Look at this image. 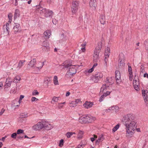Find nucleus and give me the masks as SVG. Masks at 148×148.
<instances>
[{"label": "nucleus", "mask_w": 148, "mask_h": 148, "mask_svg": "<svg viewBox=\"0 0 148 148\" xmlns=\"http://www.w3.org/2000/svg\"><path fill=\"white\" fill-rule=\"evenodd\" d=\"M135 116L132 114L125 115L122 119V122L126 127L127 136L131 137L134 133L137 127Z\"/></svg>", "instance_id": "f257e3e1"}, {"label": "nucleus", "mask_w": 148, "mask_h": 148, "mask_svg": "<svg viewBox=\"0 0 148 148\" xmlns=\"http://www.w3.org/2000/svg\"><path fill=\"white\" fill-rule=\"evenodd\" d=\"M96 120V118L90 115H84L79 118V122L82 123H91Z\"/></svg>", "instance_id": "f03ea898"}, {"label": "nucleus", "mask_w": 148, "mask_h": 148, "mask_svg": "<svg viewBox=\"0 0 148 148\" xmlns=\"http://www.w3.org/2000/svg\"><path fill=\"white\" fill-rule=\"evenodd\" d=\"M133 84L134 89L137 91H139L140 89L139 86L140 85L139 79L138 76L135 75H134L133 80Z\"/></svg>", "instance_id": "7ed1b4c3"}, {"label": "nucleus", "mask_w": 148, "mask_h": 148, "mask_svg": "<svg viewBox=\"0 0 148 148\" xmlns=\"http://www.w3.org/2000/svg\"><path fill=\"white\" fill-rule=\"evenodd\" d=\"M79 2L76 0H74L72 2L71 7V11L73 14H75L78 9Z\"/></svg>", "instance_id": "20e7f679"}, {"label": "nucleus", "mask_w": 148, "mask_h": 148, "mask_svg": "<svg viewBox=\"0 0 148 148\" xmlns=\"http://www.w3.org/2000/svg\"><path fill=\"white\" fill-rule=\"evenodd\" d=\"M43 129L47 130H49L53 128V125L48 122L44 121H42Z\"/></svg>", "instance_id": "39448f33"}, {"label": "nucleus", "mask_w": 148, "mask_h": 148, "mask_svg": "<svg viewBox=\"0 0 148 148\" xmlns=\"http://www.w3.org/2000/svg\"><path fill=\"white\" fill-rule=\"evenodd\" d=\"M103 76V74L99 72L97 73L92 78L93 81L95 82H97L99 79L102 78Z\"/></svg>", "instance_id": "423d86ee"}, {"label": "nucleus", "mask_w": 148, "mask_h": 148, "mask_svg": "<svg viewBox=\"0 0 148 148\" xmlns=\"http://www.w3.org/2000/svg\"><path fill=\"white\" fill-rule=\"evenodd\" d=\"M32 129L34 130H38L43 129L42 121L39 122L32 127Z\"/></svg>", "instance_id": "0eeeda50"}, {"label": "nucleus", "mask_w": 148, "mask_h": 148, "mask_svg": "<svg viewBox=\"0 0 148 148\" xmlns=\"http://www.w3.org/2000/svg\"><path fill=\"white\" fill-rule=\"evenodd\" d=\"M12 82L13 80L12 79L10 78H7L6 79L5 82V84L4 86V89L10 87Z\"/></svg>", "instance_id": "6e6552de"}, {"label": "nucleus", "mask_w": 148, "mask_h": 148, "mask_svg": "<svg viewBox=\"0 0 148 148\" xmlns=\"http://www.w3.org/2000/svg\"><path fill=\"white\" fill-rule=\"evenodd\" d=\"M115 74L116 83L118 84H119L121 82V81L120 73L118 71L116 70L115 72Z\"/></svg>", "instance_id": "1a4fd4ad"}, {"label": "nucleus", "mask_w": 148, "mask_h": 148, "mask_svg": "<svg viewBox=\"0 0 148 148\" xmlns=\"http://www.w3.org/2000/svg\"><path fill=\"white\" fill-rule=\"evenodd\" d=\"M127 65L128 66V72L129 73L128 76L129 77V79L130 80L132 81L133 79V77L132 68L130 66V63H128Z\"/></svg>", "instance_id": "9d476101"}, {"label": "nucleus", "mask_w": 148, "mask_h": 148, "mask_svg": "<svg viewBox=\"0 0 148 148\" xmlns=\"http://www.w3.org/2000/svg\"><path fill=\"white\" fill-rule=\"evenodd\" d=\"M89 4L90 8L95 10L96 9L97 7L96 0H90Z\"/></svg>", "instance_id": "9b49d317"}, {"label": "nucleus", "mask_w": 148, "mask_h": 148, "mask_svg": "<svg viewBox=\"0 0 148 148\" xmlns=\"http://www.w3.org/2000/svg\"><path fill=\"white\" fill-rule=\"evenodd\" d=\"M100 52L96 50H94V53L93 54V59L94 62H97L99 59V53Z\"/></svg>", "instance_id": "f8f14e48"}, {"label": "nucleus", "mask_w": 148, "mask_h": 148, "mask_svg": "<svg viewBox=\"0 0 148 148\" xmlns=\"http://www.w3.org/2000/svg\"><path fill=\"white\" fill-rule=\"evenodd\" d=\"M14 34H16L18 32H20L21 30L20 25L18 24H15L13 28Z\"/></svg>", "instance_id": "ddd939ff"}, {"label": "nucleus", "mask_w": 148, "mask_h": 148, "mask_svg": "<svg viewBox=\"0 0 148 148\" xmlns=\"http://www.w3.org/2000/svg\"><path fill=\"white\" fill-rule=\"evenodd\" d=\"M41 62L40 61L36 63V66H34V69H41L43 66L44 65V62Z\"/></svg>", "instance_id": "4468645a"}, {"label": "nucleus", "mask_w": 148, "mask_h": 148, "mask_svg": "<svg viewBox=\"0 0 148 148\" xmlns=\"http://www.w3.org/2000/svg\"><path fill=\"white\" fill-rule=\"evenodd\" d=\"M20 103L21 102L19 101L18 100V99H16L12 101V106L18 107Z\"/></svg>", "instance_id": "2eb2a0df"}, {"label": "nucleus", "mask_w": 148, "mask_h": 148, "mask_svg": "<svg viewBox=\"0 0 148 148\" xmlns=\"http://www.w3.org/2000/svg\"><path fill=\"white\" fill-rule=\"evenodd\" d=\"M47 10L46 8H43L41 7L37 8L36 10V11L39 12L41 14H44L45 15Z\"/></svg>", "instance_id": "dca6fc26"}, {"label": "nucleus", "mask_w": 148, "mask_h": 148, "mask_svg": "<svg viewBox=\"0 0 148 148\" xmlns=\"http://www.w3.org/2000/svg\"><path fill=\"white\" fill-rule=\"evenodd\" d=\"M76 72V70L75 69L74 67L70 68L69 71L67 72V74L68 75H72L75 74Z\"/></svg>", "instance_id": "f3484780"}, {"label": "nucleus", "mask_w": 148, "mask_h": 148, "mask_svg": "<svg viewBox=\"0 0 148 148\" xmlns=\"http://www.w3.org/2000/svg\"><path fill=\"white\" fill-rule=\"evenodd\" d=\"M44 37L45 39H48L51 35V32L49 30H46L43 34Z\"/></svg>", "instance_id": "a211bd4d"}, {"label": "nucleus", "mask_w": 148, "mask_h": 148, "mask_svg": "<svg viewBox=\"0 0 148 148\" xmlns=\"http://www.w3.org/2000/svg\"><path fill=\"white\" fill-rule=\"evenodd\" d=\"M53 12L52 11L47 10L45 16L46 17H50L52 18Z\"/></svg>", "instance_id": "6ab92c4d"}, {"label": "nucleus", "mask_w": 148, "mask_h": 148, "mask_svg": "<svg viewBox=\"0 0 148 148\" xmlns=\"http://www.w3.org/2000/svg\"><path fill=\"white\" fill-rule=\"evenodd\" d=\"M93 104L91 102L86 101L83 104V106L87 109L92 107Z\"/></svg>", "instance_id": "aec40b11"}, {"label": "nucleus", "mask_w": 148, "mask_h": 148, "mask_svg": "<svg viewBox=\"0 0 148 148\" xmlns=\"http://www.w3.org/2000/svg\"><path fill=\"white\" fill-rule=\"evenodd\" d=\"M36 59L35 58L33 59L30 61L29 63L28 64V65L30 67H34V65L36 64Z\"/></svg>", "instance_id": "412c9836"}, {"label": "nucleus", "mask_w": 148, "mask_h": 148, "mask_svg": "<svg viewBox=\"0 0 148 148\" xmlns=\"http://www.w3.org/2000/svg\"><path fill=\"white\" fill-rule=\"evenodd\" d=\"M110 49L109 47H107L105 50V57L106 58H109L110 54Z\"/></svg>", "instance_id": "4be33fe9"}, {"label": "nucleus", "mask_w": 148, "mask_h": 148, "mask_svg": "<svg viewBox=\"0 0 148 148\" xmlns=\"http://www.w3.org/2000/svg\"><path fill=\"white\" fill-rule=\"evenodd\" d=\"M109 87L108 84H103L100 89V92H103L108 89Z\"/></svg>", "instance_id": "5701e85b"}, {"label": "nucleus", "mask_w": 148, "mask_h": 148, "mask_svg": "<svg viewBox=\"0 0 148 148\" xmlns=\"http://www.w3.org/2000/svg\"><path fill=\"white\" fill-rule=\"evenodd\" d=\"M20 14V11L19 10L16 9L15 10L14 12V19H16L17 17L19 16Z\"/></svg>", "instance_id": "b1692460"}, {"label": "nucleus", "mask_w": 148, "mask_h": 148, "mask_svg": "<svg viewBox=\"0 0 148 148\" xmlns=\"http://www.w3.org/2000/svg\"><path fill=\"white\" fill-rule=\"evenodd\" d=\"M102 46V43L101 42H99L97 45V46L96 47L95 50L100 52V50L101 49Z\"/></svg>", "instance_id": "393cba45"}, {"label": "nucleus", "mask_w": 148, "mask_h": 148, "mask_svg": "<svg viewBox=\"0 0 148 148\" xmlns=\"http://www.w3.org/2000/svg\"><path fill=\"white\" fill-rule=\"evenodd\" d=\"M25 61L20 60L18 64V66L15 69V70H18L21 68L23 65V64L25 62Z\"/></svg>", "instance_id": "a878e982"}, {"label": "nucleus", "mask_w": 148, "mask_h": 148, "mask_svg": "<svg viewBox=\"0 0 148 148\" xmlns=\"http://www.w3.org/2000/svg\"><path fill=\"white\" fill-rule=\"evenodd\" d=\"M146 92L145 91H142V94L144 99V101L145 102L147 103V102L148 101V97L147 96V95L145 93Z\"/></svg>", "instance_id": "bb28decb"}, {"label": "nucleus", "mask_w": 148, "mask_h": 148, "mask_svg": "<svg viewBox=\"0 0 148 148\" xmlns=\"http://www.w3.org/2000/svg\"><path fill=\"white\" fill-rule=\"evenodd\" d=\"M100 21L101 24H105V19L104 16L101 15L100 17Z\"/></svg>", "instance_id": "cd10ccee"}, {"label": "nucleus", "mask_w": 148, "mask_h": 148, "mask_svg": "<svg viewBox=\"0 0 148 148\" xmlns=\"http://www.w3.org/2000/svg\"><path fill=\"white\" fill-rule=\"evenodd\" d=\"M53 81L54 85H59V83L58 81V77L57 76L55 75L54 76Z\"/></svg>", "instance_id": "c85d7f7f"}, {"label": "nucleus", "mask_w": 148, "mask_h": 148, "mask_svg": "<svg viewBox=\"0 0 148 148\" xmlns=\"http://www.w3.org/2000/svg\"><path fill=\"white\" fill-rule=\"evenodd\" d=\"M42 45L43 46L46 47L47 49H49V44L47 40L44 41Z\"/></svg>", "instance_id": "c756f323"}, {"label": "nucleus", "mask_w": 148, "mask_h": 148, "mask_svg": "<svg viewBox=\"0 0 148 148\" xmlns=\"http://www.w3.org/2000/svg\"><path fill=\"white\" fill-rule=\"evenodd\" d=\"M27 115V112H23L21 113L20 116L21 118H26L28 116Z\"/></svg>", "instance_id": "7c9ffc66"}, {"label": "nucleus", "mask_w": 148, "mask_h": 148, "mask_svg": "<svg viewBox=\"0 0 148 148\" xmlns=\"http://www.w3.org/2000/svg\"><path fill=\"white\" fill-rule=\"evenodd\" d=\"M106 82L108 84V83H109V84L108 85L109 86L110 85L112 84L113 83V82L112 81V79L110 77H108L106 78Z\"/></svg>", "instance_id": "2f4dec72"}, {"label": "nucleus", "mask_w": 148, "mask_h": 148, "mask_svg": "<svg viewBox=\"0 0 148 148\" xmlns=\"http://www.w3.org/2000/svg\"><path fill=\"white\" fill-rule=\"evenodd\" d=\"M104 139L103 135L102 134H101L99 137L98 139L96 141V143L97 142L99 143L100 142L102 141Z\"/></svg>", "instance_id": "473e14b6"}, {"label": "nucleus", "mask_w": 148, "mask_h": 148, "mask_svg": "<svg viewBox=\"0 0 148 148\" xmlns=\"http://www.w3.org/2000/svg\"><path fill=\"white\" fill-rule=\"evenodd\" d=\"M20 79L21 78L20 76H16L14 79L13 82L15 83H18L20 81Z\"/></svg>", "instance_id": "72a5a7b5"}, {"label": "nucleus", "mask_w": 148, "mask_h": 148, "mask_svg": "<svg viewBox=\"0 0 148 148\" xmlns=\"http://www.w3.org/2000/svg\"><path fill=\"white\" fill-rule=\"evenodd\" d=\"M83 132L82 131H79L77 135V138L78 139L81 138L83 136Z\"/></svg>", "instance_id": "f704fd0d"}, {"label": "nucleus", "mask_w": 148, "mask_h": 148, "mask_svg": "<svg viewBox=\"0 0 148 148\" xmlns=\"http://www.w3.org/2000/svg\"><path fill=\"white\" fill-rule=\"evenodd\" d=\"M124 54L122 53H120L119 56V61L124 60Z\"/></svg>", "instance_id": "c9c22d12"}, {"label": "nucleus", "mask_w": 148, "mask_h": 148, "mask_svg": "<svg viewBox=\"0 0 148 148\" xmlns=\"http://www.w3.org/2000/svg\"><path fill=\"white\" fill-rule=\"evenodd\" d=\"M119 61V65H118L119 67H121L124 66L125 64V63H124V60H120V61Z\"/></svg>", "instance_id": "e433bc0d"}, {"label": "nucleus", "mask_w": 148, "mask_h": 148, "mask_svg": "<svg viewBox=\"0 0 148 148\" xmlns=\"http://www.w3.org/2000/svg\"><path fill=\"white\" fill-rule=\"evenodd\" d=\"M86 45V42H84V43L82 44L81 45V46L82 47L81 48V49L82 50L83 52H84L86 50L85 46Z\"/></svg>", "instance_id": "4c0bfd02"}, {"label": "nucleus", "mask_w": 148, "mask_h": 148, "mask_svg": "<svg viewBox=\"0 0 148 148\" xmlns=\"http://www.w3.org/2000/svg\"><path fill=\"white\" fill-rule=\"evenodd\" d=\"M69 106L71 108L75 107L77 106V105L75 103V102L73 101H72L71 102L69 103Z\"/></svg>", "instance_id": "58836bf2"}, {"label": "nucleus", "mask_w": 148, "mask_h": 148, "mask_svg": "<svg viewBox=\"0 0 148 148\" xmlns=\"http://www.w3.org/2000/svg\"><path fill=\"white\" fill-rule=\"evenodd\" d=\"M59 97H53L52 98L51 102L52 103V101L55 102H58L59 100Z\"/></svg>", "instance_id": "ea45409f"}, {"label": "nucleus", "mask_w": 148, "mask_h": 148, "mask_svg": "<svg viewBox=\"0 0 148 148\" xmlns=\"http://www.w3.org/2000/svg\"><path fill=\"white\" fill-rule=\"evenodd\" d=\"M119 124H117L113 128L112 131L114 132H115L119 129Z\"/></svg>", "instance_id": "a19ab883"}, {"label": "nucleus", "mask_w": 148, "mask_h": 148, "mask_svg": "<svg viewBox=\"0 0 148 148\" xmlns=\"http://www.w3.org/2000/svg\"><path fill=\"white\" fill-rule=\"evenodd\" d=\"M8 17L9 18L8 22L10 23H11L12 21V14L11 13H10L8 15Z\"/></svg>", "instance_id": "79ce46f5"}, {"label": "nucleus", "mask_w": 148, "mask_h": 148, "mask_svg": "<svg viewBox=\"0 0 148 148\" xmlns=\"http://www.w3.org/2000/svg\"><path fill=\"white\" fill-rule=\"evenodd\" d=\"M108 58H106V57H105L104 58V67L106 68L107 67V62L108 61Z\"/></svg>", "instance_id": "37998d69"}, {"label": "nucleus", "mask_w": 148, "mask_h": 148, "mask_svg": "<svg viewBox=\"0 0 148 148\" xmlns=\"http://www.w3.org/2000/svg\"><path fill=\"white\" fill-rule=\"evenodd\" d=\"M145 49L147 50L148 51V39L145 40L144 43Z\"/></svg>", "instance_id": "c03bdc74"}, {"label": "nucleus", "mask_w": 148, "mask_h": 148, "mask_svg": "<svg viewBox=\"0 0 148 148\" xmlns=\"http://www.w3.org/2000/svg\"><path fill=\"white\" fill-rule=\"evenodd\" d=\"M75 66V65H73L71 63H69L67 64H64L63 65V66H64V67L66 68H68L69 67H71V66Z\"/></svg>", "instance_id": "a18cd8bd"}, {"label": "nucleus", "mask_w": 148, "mask_h": 148, "mask_svg": "<svg viewBox=\"0 0 148 148\" xmlns=\"http://www.w3.org/2000/svg\"><path fill=\"white\" fill-rule=\"evenodd\" d=\"M39 94V93L38 92L37 90H34L32 93V95L33 96L38 95Z\"/></svg>", "instance_id": "49530a36"}, {"label": "nucleus", "mask_w": 148, "mask_h": 148, "mask_svg": "<svg viewBox=\"0 0 148 148\" xmlns=\"http://www.w3.org/2000/svg\"><path fill=\"white\" fill-rule=\"evenodd\" d=\"M17 134H24V130L21 129H18L17 131Z\"/></svg>", "instance_id": "de8ad7c7"}, {"label": "nucleus", "mask_w": 148, "mask_h": 148, "mask_svg": "<svg viewBox=\"0 0 148 148\" xmlns=\"http://www.w3.org/2000/svg\"><path fill=\"white\" fill-rule=\"evenodd\" d=\"M111 110H113L112 106L111 107L108 109H106L104 110L105 112H109Z\"/></svg>", "instance_id": "09e8293b"}, {"label": "nucleus", "mask_w": 148, "mask_h": 148, "mask_svg": "<svg viewBox=\"0 0 148 148\" xmlns=\"http://www.w3.org/2000/svg\"><path fill=\"white\" fill-rule=\"evenodd\" d=\"M64 144V140L62 139H61L60 141L59 146L60 147H62Z\"/></svg>", "instance_id": "8fccbe9b"}, {"label": "nucleus", "mask_w": 148, "mask_h": 148, "mask_svg": "<svg viewBox=\"0 0 148 148\" xmlns=\"http://www.w3.org/2000/svg\"><path fill=\"white\" fill-rule=\"evenodd\" d=\"M66 135L68 138H69L73 135V133L72 132H68L66 133Z\"/></svg>", "instance_id": "3c124183"}, {"label": "nucleus", "mask_w": 148, "mask_h": 148, "mask_svg": "<svg viewBox=\"0 0 148 148\" xmlns=\"http://www.w3.org/2000/svg\"><path fill=\"white\" fill-rule=\"evenodd\" d=\"M38 100L39 99H38L34 97H32V98L31 101L32 102L34 101H38Z\"/></svg>", "instance_id": "603ef678"}, {"label": "nucleus", "mask_w": 148, "mask_h": 148, "mask_svg": "<svg viewBox=\"0 0 148 148\" xmlns=\"http://www.w3.org/2000/svg\"><path fill=\"white\" fill-rule=\"evenodd\" d=\"M105 97L103 95H102L100 97L99 101L100 102H101L103 101Z\"/></svg>", "instance_id": "864d4df0"}, {"label": "nucleus", "mask_w": 148, "mask_h": 148, "mask_svg": "<svg viewBox=\"0 0 148 148\" xmlns=\"http://www.w3.org/2000/svg\"><path fill=\"white\" fill-rule=\"evenodd\" d=\"M93 137H92L90 138V139L91 141L93 142L95 140L96 138H97V136L93 135Z\"/></svg>", "instance_id": "5fc2aeb1"}, {"label": "nucleus", "mask_w": 148, "mask_h": 148, "mask_svg": "<svg viewBox=\"0 0 148 148\" xmlns=\"http://www.w3.org/2000/svg\"><path fill=\"white\" fill-rule=\"evenodd\" d=\"M110 93V92L109 91H107L106 92L103 93V95L106 97Z\"/></svg>", "instance_id": "6e6d98bb"}, {"label": "nucleus", "mask_w": 148, "mask_h": 148, "mask_svg": "<svg viewBox=\"0 0 148 148\" xmlns=\"http://www.w3.org/2000/svg\"><path fill=\"white\" fill-rule=\"evenodd\" d=\"M17 134V133H14L12 134L11 137L13 138H16Z\"/></svg>", "instance_id": "4d7b16f0"}, {"label": "nucleus", "mask_w": 148, "mask_h": 148, "mask_svg": "<svg viewBox=\"0 0 148 148\" xmlns=\"http://www.w3.org/2000/svg\"><path fill=\"white\" fill-rule=\"evenodd\" d=\"M63 107V105H62V103H58V108L59 109L62 108Z\"/></svg>", "instance_id": "13d9d810"}, {"label": "nucleus", "mask_w": 148, "mask_h": 148, "mask_svg": "<svg viewBox=\"0 0 148 148\" xmlns=\"http://www.w3.org/2000/svg\"><path fill=\"white\" fill-rule=\"evenodd\" d=\"M113 110H116L117 111L119 109V107L116 106H112Z\"/></svg>", "instance_id": "bf43d9fd"}, {"label": "nucleus", "mask_w": 148, "mask_h": 148, "mask_svg": "<svg viewBox=\"0 0 148 148\" xmlns=\"http://www.w3.org/2000/svg\"><path fill=\"white\" fill-rule=\"evenodd\" d=\"M24 96L23 95H21L20 96L19 99L18 100L21 103V100L23 98H24Z\"/></svg>", "instance_id": "052dcab7"}, {"label": "nucleus", "mask_w": 148, "mask_h": 148, "mask_svg": "<svg viewBox=\"0 0 148 148\" xmlns=\"http://www.w3.org/2000/svg\"><path fill=\"white\" fill-rule=\"evenodd\" d=\"M5 110L3 108H2L0 112V116H1L2 115V114H3V113H4V112L5 111Z\"/></svg>", "instance_id": "680f3d73"}, {"label": "nucleus", "mask_w": 148, "mask_h": 148, "mask_svg": "<svg viewBox=\"0 0 148 148\" xmlns=\"http://www.w3.org/2000/svg\"><path fill=\"white\" fill-rule=\"evenodd\" d=\"M80 101V100L79 99H77L75 100V101H74L75 102V103L77 105V104Z\"/></svg>", "instance_id": "e2e57ef3"}, {"label": "nucleus", "mask_w": 148, "mask_h": 148, "mask_svg": "<svg viewBox=\"0 0 148 148\" xmlns=\"http://www.w3.org/2000/svg\"><path fill=\"white\" fill-rule=\"evenodd\" d=\"M94 71V69L93 68H92L88 70V73H91Z\"/></svg>", "instance_id": "0e129e2a"}, {"label": "nucleus", "mask_w": 148, "mask_h": 148, "mask_svg": "<svg viewBox=\"0 0 148 148\" xmlns=\"http://www.w3.org/2000/svg\"><path fill=\"white\" fill-rule=\"evenodd\" d=\"M144 77H147L148 79V74L147 73H145L144 74Z\"/></svg>", "instance_id": "69168bd1"}, {"label": "nucleus", "mask_w": 148, "mask_h": 148, "mask_svg": "<svg viewBox=\"0 0 148 148\" xmlns=\"http://www.w3.org/2000/svg\"><path fill=\"white\" fill-rule=\"evenodd\" d=\"M144 69L143 67V66L142 65H141L140 69V71L142 72H143L144 71Z\"/></svg>", "instance_id": "338daca9"}, {"label": "nucleus", "mask_w": 148, "mask_h": 148, "mask_svg": "<svg viewBox=\"0 0 148 148\" xmlns=\"http://www.w3.org/2000/svg\"><path fill=\"white\" fill-rule=\"evenodd\" d=\"M83 145H78L76 148H83Z\"/></svg>", "instance_id": "774afa93"}]
</instances>
